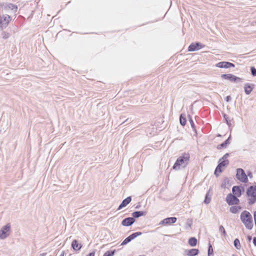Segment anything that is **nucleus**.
<instances>
[{
    "label": "nucleus",
    "mask_w": 256,
    "mask_h": 256,
    "mask_svg": "<svg viewBox=\"0 0 256 256\" xmlns=\"http://www.w3.org/2000/svg\"><path fill=\"white\" fill-rule=\"evenodd\" d=\"M240 220L246 228L252 230L253 228L252 217L250 212L247 210L243 211L240 216Z\"/></svg>",
    "instance_id": "nucleus-1"
},
{
    "label": "nucleus",
    "mask_w": 256,
    "mask_h": 256,
    "mask_svg": "<svg viewBox=\"0 0 256 256\" xmlns=\"http://www.w3.org/2000/svg\"><path fill=\"white\" fill-rule=\"evenodd\" d=\"M190 160V156L188 154H184V156L178 157L174 165L172 166L174 170H178L180 168V167L184 168L188 164Z\"/></svg>",
    "instance_id": "nucleus-2"
},
{
    "label": "nucleus",
    "mask_w": 256,
    "mask_h": 256,
    "mask_svg": "<svg viewBox=\"0 0 256 256\" xmlns=\"http://www.w3.org/2000/svg\"><path fill=\"white\" fill-rule=\"evenodd\" d=\"M248 204L252 205L256 202V185L251 186L246 190Z\"/></svg>",
    "instance_id": "nucleus-3"
},
{
    "label": "nucleus",
    "mask_w": 256,
    "mask_h": 256,
    "mask_svg": "<svg viewBox=\"0 0 256 256\" xmlns=\"http://www.w3.org/2000/svg\"><path fill=\"white\" fill-rule=\"evenodd\" d=\"M12 20L8 14L0 15V30H2L6 28Z\"/></svg>",
    "instance_id": "nucleus-4"
},
{
    "label": "nucleus",
    "mask_w": 256,
    "mask_h": 256,
    "mask_svg": "<svg viewBox=\"0 0 256 256\" xmlns=\"http://www.w3.org/2000/svg\"><path fill=\"white\" fill-rule=\"evenodd\" d=\"M236 178L242 182L246 183L248 182V176L242 168H239L236 170Z\"/></svg>",
    "instance_id": "nucleus-5"
},
{
    "label": "nucleus",
    "mask_w": 256,
    "mask_h": 256,
    "mask_svg": "<svg viewBox=\"0 0 256 256\" xmlns=\"http://www.w3.org/2000/svg\"><path fill=\"white\" fill-rule=\"evenodd\" d=\"M10 223L3 226L0 230V238L4 240L10 234Z\"/></svg>",
    "instance_id": "nucleus-6"
},
{
    "label": "nucleus",
    "mask_w": 256,
    "mask_h": 256,
    "mask_svg": "<svg viewBox=\"0 0 256 256\" xmlns=\"http://www.w3.org/2000/svg\"><path fill=\"white\" fill-rule=\"evenodd\" d=\"M226 200L230 206L238 204L240 202V200L238 198V197L230 193L227 195Z\"/></svg>",
    "instance_id": "nucleus-7"
},
{
    "label": "nucleus",
    "mask_w": 256,
    "mask_h": 256,
    "mask_svg": "<svg viewBox=\"0 0 256 256\" xmlns=\"http://www.w3.org/2000/svg\"><path fill=\"white\" fill-rule=\"evenodd\" d=\"M221 78L236 83L240 82L242 80V79L240 78L230 74H223L221 76Z\"/></svg>",
    "instance_id": "nucleus-8"
},
{
    "label": "nucleus",
    "mask_w": 256,
    "mask_h": 256,
    "mask_svg": "<svg viewBox=\"0 0 256 256\" xmlns=\"http://www.w3.org/2000/svg\"><path fill=\"white\" fill-rule=\"evenodd\" d=\"M142 232H138L132 234H130V236H128L126 238L123 240V242L121 244V245L124 246V245L126 244L128 242H131V240H134V238H136L137 236L142 235Z\"/></svg>",
    "instance_id": "nucleus-9"
},
{
    "label": "nucleus",
    "mask_w": 256,
    "mask_h": 256,
    "mask_svg": "<svg viewBox=\"0 0 256 256\" xmlns=\"http://www.w3.org/2000/svg\"><path fill=\"white\" fill-rule=\"evenodd\" d=\"M204 46V45L202 44L200 42H196L191 44L188 48V52H194L198 50L201 48H202Z\"/></svg>",
    "instance_id": "nucleus-10"
},
{
    "label": "nucleus",
    "mask_w": 256,
    "mask_h": 256,
    "mask_svg": "<svg viewBox=\"0 0 256 256\" xmlns=\"http://www.w3.org/2000/svg\"><path fill=\"white\" fill-rule=\"evenodd\" d=\"M242 190H244L242 186H234L232 188V194L239 198L242 196Z\"/></svg>",
    "instance_id": "nucleus-11"
},
{
    "label": "nucleus",
    "mask_w": 256,
    "mask_h": 256,
    "mask_svg": "<svg viewBox=\"0 0 256 256\" xmlns=\"http://www.w3.org/2000/svg\"><path fill=\"white\" fill-rule=\"evenodd\" d=\"M216 66L220 68H230V67L234 68V64L228 62H221L216 64Z\"/></svg>",
    "instance_id": "nucleus-12"
},
{
    "label": "nucleus",
    "mask_w": 256,
    "mask_h": 256,
    "mask_svg": "<svg viewBox=\"0 0 256 256\" xmlns=\"http://www.w3.org/2000/svg\"><path fill=\"white\" fill-rule=\"evenodd\" d=\"M135 221V219L132 217L126 218L122 220V224L124 226H132Z\"/></svg>",
    "instance_id": "nucleus-13"
},
{
    "label": "nucleus",
    "mask_w": 256,
    "mask_h": 256,
    "mask_svg": "<svg viewBox=\"0 0 256 256\" xmlns=\"http://www.w3.org/2000/svg\"><path fill=\"white\" fill-rule=\"evenodd\" d=\"M176 218L175 217H170L167 218H166L162 220L160 222V224H174L176 221Z\"/></svg>",
    "instance_id": "nucleus-14"
},
{
    "label": "nucleus",
    "mask_w": 256,
    "mask_h": 256,
    "mask_svg": "<svg viewBox=\"0 0 256 256\" xmlns=\"http://www.w3.org/2000/svg\"><path fill=\"white\" fill-rule=\"evenodd\" d=\"M254 86V85L253 84L246 83L244 84V90L245 93L248 95L250 94L253 90Z\"/></svg>",
    "instance_id": "nucleus-15"
},
{
    "label": "nucleus",
    "mask_w": 256,
    "mask_h": 256,
    "mask_svg": "<svg viewBox=\"0 0 256 256\" xmlns=\"http://www.w3.org/2000/svg\"><path fill=\"white\" fill-rule=\"evenodd\" d=\"M184 252L188 256H195L198 254L199 250L196 248L186 250Z\"/></svg>",
    "instance_id": "nucleus-16"
},
{
    "label": "nucleus",
    "mask_w": 256,
    "mask_h": 256,
    "mask_svg": "<svg viewBox=\"0 0 256 256\" xmlns=\"http://www.w3.org/2000/svg\"><path fill=\"white\" fill-rule=\"evenodd\" d=\"M132 200L131 196H128L124 200L118 208V210L126 206Z\"/></svg>",
    "instance_id": "nucleus-17"
},
{
    "label": "nucleus",
    "mask_w": 256,
    "mask_h": 256,
    "mask_svg": "<svg viewBox=\"0 0 256 256\" xmlns=\"http://www.w3.org/2000/svg\"><path fill=\"white\" fill-rule=\"evenodd\" d=\"M231 136L230 135L229 136L228 138L224 142H222L221 144L218 145L217 148L218 150H220L222 148H226V146L230 144V139Z\"/></svg>",
    "instance_id": "nucleus-18"
},
{
    "label": "nucleus",
    "mask_w": 256,
    "mask_h": 256,
    "mask_svg": "<svg viewBox=\"0 0 256 256\" xmlns=\"http://www.w3.org/2000/svg\"><path fill=\"white\" fill-rule=\"evenodd\" d=\"M146 214V212H142V211H136L133 212L132 214V218H138L140 216H145Z\"/></svg>",
    "instance_id": "nucleus-19"
},
{
    "label": "nucleus",
    "mask_w": 256,
    "mask_h": 256,
    "mask_svg": "<svg viewBox=\"0 0 256 256\" xmlns=\"http://www.w3.org/2000/svg\"><path fill=\"white\" fill-rule=\"evenodd\" d=\"M72 248L74 250H80V244H78L76 240H74L71 244Z\"/></svg>",
    "instance_id": "nucleus-20"
},
{
    "label": "nucleus",
    "mask_w": 256,
    "mask_h": 256,
    "mask_svg": "<svg viewBox=\"0 0 256 256\" xmlns=\"http://www.w3.org/2000/svg\"><path fill=\"white\" fill-rule=\"evenodd\" d=\"M242 209V208L240 206H232L230 208V212L232 214H236L240 210Z\"/></svg>",
    "instance_id": "nucleus-21"
},
{
    "label": "nucleus",
    "mask_w": 256,
    "mask_h": 256,
    "mask_svg": "<svg viewBox=\"0 0 256 256\" xmlns=\"http://www.w3.org/2000/svg\"><path fill=\"white\" fill-rule=\"evenodd\" d=\"M188 244L192 246H194L197 244V240L194 237H192L188 240Z\"/></svg>",
    "instance_id": "nucleus-22"
},
{
    "label": "nucleus",
    "mask_w": 256,
    "mask_h": 256,
    "mask_svg": "<svg viewBox=\"0 0 256 256\" xmlns=\"http://www.w3.org/2000/svg\"><path fill=\"white\" fill-rule=\"evenodd\" d=\"M229 164L228 160H223L222 159H220L218 162V164L222 166H226L228 165Z\"/></svg>",
    "instance_id": "nucleus-23"
},
{
    "label": "nucleus",
    "mask_w": 256,
    "mask_h": 256,
    "mask_svg": "<svg viewBox=\"0 0 256 256\" xmlns=\"http://www.w3.org/2000/svg\"><path fill=\"white\" fill-rule=\"evenodd\" d=\"M180 122L182 126H184L186 122V118L184 116L183 114H181L180 117Z\"/></svg>",
    "instance_id": "nucleus-24"
},
{
    "label": "nucleus",
    "mask_w": 256,
    "mask_h": 256,
    "mask_svg": "<svg viewBox=\"0 0 256 256\" xmlns=\"http://www.w3.org/2000/svg\"><path fill=\"white\" fill-rule=\"evenodd\" d=\"M234 246L235 248L236 249L240 250V248L241 246H240V240H239L238 238H236L234 240Z\"/></svg>",
    "instance_id": "nucleus-25"
},
{
    "label": "nucleus",
    "mask_w": 256,
    "mask_h": 256,
    "mask_svg": "<svg viewBox=\"0 0 256 256\" xmlns=\"http://www.w3.org/2000/svg\"><path fill=\"white\" fill-rule=\"evenodd\" d=\"M10 36V34L4 31H2L0 34V36L4 40L8 39Z\"/></svg>",
    "instance_id": "nucleus-26"
},
{
    "label": "nucleus",
    "mask_w": 256,
    "mask_h": 256,
    "mask_svg": "<svg viewBox=\"0 0 256 256\" xmlns=\"http://www.w3.org/2000/svg\"><path fill=\"white\" fill-rule=\"evenodd\" d=\"M222 116H223V117L224 118L226 122V124L228 126H232V123H231V122L230 120H229V118H228V116L225 114H222Z\"/></svg>",
    "instance_id": "nucleus-27"
},
{
    "label": "nucleus",
    "mask_w": 256,
    "mask_h": 256,
    "mask_svg": "<svg viewBox=\"0 0 256 256\" xmlns=\"http://www.w3.org/2000/svg\"><path fill=\"white\" fill-rule=\"evenodd\" d=\"M222 167L219 164H218L214 170V174L216 175V176H218V174H217L218 172L219 173H221L222 172Z\"/></svg>",
    "instance_id": "nucleus-28"
},
{
    "label": "nucleus",
    "mask_w": 256,
    "mask_h": 256,
    "mask_svg": "<svg viewBox=\"0 0 256 256\" xmlns=\"http://www.w3.org/2000/svg\"><path fill=\"white\" fill-rule=\"evenodd\" d=\"M115 250H108L106 252L103 256H113L114 254Z\"/></svg>",
    "instance_id": "nucleus-29"
},
{
    "label": "nucleus",
    "mask_w": 256,
    "mask_h": 256,
    "mask_svg": "<svg viewBox=\"0 0 256 256\" xmlns=\"http://www.w3.org/2000/svg\"><path fill=\"white\" fill-rule=\"evenodd\" d=\"M8 8L11 9L12 10H14L15 11H16L18 8L17 6L12 4H8Z\"/></svg>",
    "instance_id": "nucleus-30"
},
{
    "label": "nucleus",
    "mask_w": 256,
    "mask_h": 256,
    "mask_svg": "<svg viewBox=\"0 0 256 256\" xmlns=\"http://www.w3.org/2000/svg\"><path fill=\"white\" fill-rule=\"evenodd\" d=\"M219 231L221 232L224 236H226V234L224 227L222 226H220L219 227Z\"/></svg>",
    "instance_id": "nucleus-31"
},
{
    "label": "nucleus",
    "mask_w": 256,
    "mask_h": 256,
    "mask_svg": "<svg viewBox=\"0 0 256 256\" xmlns=\"http://www.w3.org/2000/svg\"><path fill=\"white\" fill-rule=\"evenodd\" d=\"M189 121H190V126H191L193 130L196 132V128H195L194 122L192 118L191 117H190V116Z\"/></svg>",
    "instance_id": "nucleus-32"
},
{
    "label": "nucleus",
    "mask_w": 256,
    "mask_h": 256,
    "mask_svg": "<svg viewBox=\"0 0 256 256\" xmlns=\"http://www.w3.org/2000/svg\"><path fill=\"white\" fill-rule=\"evenodd\" d=\"M208 193L206 194V196H205L204 202L206 204H208L210 202V198L208 197Z\"/></svg>",
    "instance_id": "nucleus-33"
},
{
    "label": "nucleus",
    "mask_w": 256,
    "mask_h": 256,
    "mask_svg": "<svg viewBox=\"0 0 256 256\" xmlns=\"http://www.w3.org/2000/svg\"><path fill=\"white\" fill-rule=\"evenodd\" d=\"M213 254V249L212 246L210 244H209L208 248V256H210V254Z\"/></svg>",
    "instance_id": "nucleus-34"
},
{
    "label": "nucleus",
    "mask_w": 256,
    "mask_h": 256,
    "mask_svg": "<svg viewBox=\"0 0 256 256\" xmlns=\"http://www.w3.org/2000/svg\"><path fill=\"white\" fill-rule=\"evenodd\" d=\"M251 73L253 76H256V68L254 67H251Z\"/></svg>",
    "instance_id": "nucleus-35"
},
{
    "label": "nucleus",
    "mask_w": 256,
    "mask_h": 256,
    "mask_svg": "<svg viewBox=\"0 0 256 256\" xmlns=\"http://www.w3.org/2000/svg\"><path fill=\"white\" fill-rule=\"evenodd\" d=\"M228 156H229V154L226 153L224 155V156L221 159H222L223 160H228L227 158H228Z\"/></svg>",
    "instance_id": "nucleus-36"
},
{
    "label": "nucleus",
    "mask_w": 256,
    "mask_h": 256,
    "mask_svg": "<svg viewBox=\"0 0 256 256\" xmlns=\"http://www.w3.org/2000/svg\"><path fill=\"white\" fill-rule=\"evenodd\" d=\"M226 100L227 102H230L231 100V96H228L226 97Z\"/></svg>",
    "instance_id": "nucleus-37"
},
{
    "label": "nucleus",
    "mask_w": 256,
    "mask_h": 256,
    "mask_svg": "<svg viewBox=\"0 0 256 256\" xmlns=\"http://www.w3.org/2000/svg\"><path fill=\"white\" fill-rule=\"evenodd\" d=\"M94 254H95V252H90L86 256H94Z\"/></svg>",
    "instance_id": "nucleus-38"
},
{
    "label": "nucleus",
    "mask_w": 256,
    "mask_h": 256,
    "mask_svg": "<svg viewBox=\"0 0 256 256\" xmlns=\"http://www.w3.org/2000/svg\"><path fill=\"white\" fill-rule=\"evenodd\" d=\"M253 244L255 246H256V237L253 238Z\"/></svg>",
    "instance_id": "nucleus-39"
},
{
    "label": "nucleus",
    "mask_w": 256,
    "mask_h": 256,
    "mask_svg": "<svg viewBox=\"0 0 256 256\" xmlns=\"http://www.w3.org/2000/svg\"><path fill=\"white\" fill-rule=\"evenodd\" d=\"M252 236H248V240L249 242H250V240H252Z\"/></svg>",
    "instance_id": "nucleus-40"
},
{
    "label": "nucleus",
    "mask_w": 256,
    "mask_h": 256,
    "mask_svg": "<svg viewBox=\"0 0 256 256\" xmlns=\"http://www.w3.org/2000/svg\"><path fill=\"white\" fill-rule=\"evenodd\" d=\"M64 252L62 251L60 256H64Z\"/></svg>",
    "instance_id": "nucleus-41"
},
{
    "label": "nucleus",
    "mask_w": 256,
    "mask_h": 256,
    "mask_svg": "<svg viewBox=\"0 0 256 256\" xmlns=\"http://www.w3.org/2000/svg\"><path fill=\"white\" fill-rule=\"evenodd\" d=\"M140 205H138V206H136V208H140Z\"/></svg>",
    "instance_id": "nucleus-42"
},
{
    "label": "nucleus",
    "mask_w": 256,
    "mask_h": 256,
    "mask_svg": "<svg viewBox=\"0 0 256 256\" xmlns=\"http://www.w3.org/2000/svg\"><path fill=\"white\" fill-rule=\"evenodd\" d=\"M128 118H127V119L125 120V122H127V121H128Z\"/></svg>",
    "instance_id": "nucleus-43"
},
{
    "label": "nucleus",
    "mask_w": 256,
    "mask_h": 256,
    "mask_svg": "<svg viewBox=\"0 0 256 256\" xmlns=\"http://www.w3.org/2000/svg\"><path fill=\"white\" fill-rule=\"evenodd\" d=\"M226 180H224V184H226Z\"/></svg>",
    "instance_id": "nucleus-44"
},
{
    "label": "nucleus",
    "mask_w": 256,
    "mask_h": 256,
    "mask_svg": "<svg viewBox=\"0 0 256 256\" xmlns=\"http://www.w3.org/2000/svg\"><path fill=\"white\" fill-rule=\"evenodd\" d=\"M232 256H236V254H232Z\"/></svg>",
    "instance_id": "nucleus-45"
}]
</instances>
